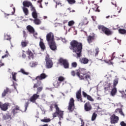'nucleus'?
I'll return each instance as SVG.
<instances>
[{
  "mask_svg": "<svg viewBox=\"0 0 126 126\" xmlns=\"http://www.w3.org/2000/svg\"><path fill=\"white\" fill-rule=\"evenodd\" d=\"M92 18L93 19V20L94 21H96V17L94 16H92Z\"/></svg>",
  "mask_w": 126,
  "mask_h": 126,
  "instance_id": "obj_55",
  "label": "nucleus"
},
{
  "mask_svg": "<svg viewBox=\"0 0 126 126\" xmlns=\"http://www.w3.org/2000/svg\"><path fill=\"white\" fill-rule=\"evenodd\" d=\"M30 66H31L32 67H33V66H35V63H34L33 62H31V63H30Z\"/></svg>",
  "mask_w": 126,
  "mask_h": 126,
  "instance_id": "obj_48",
  "label": "nucleus"
},
{
  "mask_svg": "<svg viewBox=\"0 0 126 126\" xmlns=\"http://www.w3.org/2000/svg\"><path fill=\"white\" fill-rule=\"evenodd\" d=\"M28 45V41L25 40V41H22L21 45L23 48H25V47H27Z\"/></svg>",
  "mask_w": 126,
  "mask_h": 126,
  "instance_id": "obj_31",
  "label": "nucleus"
},
{
  "mask_svg": "<svg viewBox=\"0 0 126 126\" xmlns=\"http://www.w3.org/2000/svg\"><path fill=\"white\" fill-rule=\"evenodd\" d=\"M19 72H21L23 74H25V75H28V74H29V73L25 72V70L23 68L21 69Z\"/></svg>",
  "mask_w": 126,
  "mask_h": 126,
  "instance_id": "obj_38",
  "label": "nucleus"
},
{
  "mask_svg": "<svg viewBox=\"0 0 126 126\" xmlns=\"http://www.w3.org/2000/svg\"><path fill=\"white\" fill-rule=\"evenodd\" d=\"M20 107L18 106H16L15 108L12 111V113L13 114V115H15L16 114H17L18 113V111L20 110Z\"/></svg>",
  "mask_w": 126,
  "mask_h": 126,
  "instance_id": "obj_29",
  "label": "nucleus"
},
{
  "mask_svg": "<svg viewBox=\"0 0 126 126\" xmlns=\"http://www.w3.org/2000/svg\"><path fill=\"white\" fill-rule=\"evenodd\" d=\"M120 125L121 126H126V124L125 123V122H124V121L121 122L120 123Z\"/></svg>",
  "mask_w": 126,
  "mask_h": 126,
  "instance_id": "obj_52",
  "label": "nucleus"
},
{
  "mask_svg": "<svg viewBox=\"0 0 126 126\" xmlns=\"http://www.w3.org/2000/svg\"><path fill=\"white\" fill-rule=\"evenodd\" d=\"M4 40H10L11 39V37H10V35L8 34H5L4 37Z\"/></svg>",
  "mask_w": 126,
  "mask_h": 126,
  "instance_id": "obj_36",
  "label": "nucleus"
},
{
  "mask_svg": "<svg viewBox=\"0 0 126 126\" xmlns=\"http://www.w3.org/2000/svg\"><path fill=\"white\" fill-rule=\"evenodd\" d=\"M80 120H81V126H84V122H83V120L81 119V118H80Z\"/></svg>",
  "mask_w": 126,
  "mask_h": 126,
  "instance_id": "obj_54",
  "label": "nucleus"
},
{
  "mask_svg": "<svg viewBox=\"0 0 126 126\" xmlns=\"http://www.w3.org/2000/svg\"><path fill=\"white\" fill-rule=\"evenodd\" d=\"M8 93H11V92L8 88H6V89L4 90V91L2 93V98L5 97V96H6V94H8Z\"/></svg>",
  "mask_w": 126,
  "mask_h": 126,
  "instance_id": "obj_18",
  "label": "nucleus"
},
{
  "mask_svg": "<svg viewBox=\"0 0 126 126\" xmlns=\"http://www.w3.org/2000/svg\"><path fill=\"white\" fill-rule=\"evenodd\" d=\"M95 40V35H89L87 37V41L89 44H91Z\"/></svg>",
  "mask_w": 126,
  "mask_h": 126,
  "instance_id": "obj_19",
  "label": "nucleus"
},
{
  "mask_svg": "<svg viewBox=\"0 0 126 126\" xmlns=\"http://www.w3.org/2000/svg\"><path fill=\"white\" fill-rule=\"evenodd\" d=\"M98 54H99V48H97L95 49V56L97 57V56H98Z\"/></svg>",
  "mask_w": 126,
  "mask_h": 126,
  "instance_id": "obj_46",
  "label": "nucleus"
},
{
  "mask_svg": "<svg viewBox=\"0 0 126 126\" xmlns=\"http://www.w3.org/2000/svg\"><path fill=\"white\" fill-rule=\"evenodd\" d=\"M67 1L69 4H74L76 2L75 0H67Z\"/></svg>",
  "mask_w": 126,
  "mask_h": 126,
  "instance_id": "obj_39",
  "label": "nucleus"
},
{
  "mask_svg": "<svg viewBox=\"0 0 126 126\" xmlns=\"http://www.w3.org/2000/svg\"><path fill=\"white\" fill-rule=\"evenodd\" d=\"M4 14H5V17H6V16H9V15H11V14H10L4 13Z\"/></svg>",
  "mask_w": 126,
  "mask_h": 126,
  "instance_id": "obj_56",
  "label": "nucleus"
},
{
  "mask_svg": "<svg viewBox=\"0 0 126 126\" xmlns=\"http://www.w3.org/2000/svg\"><path fill=\"white\" fill-rule=\"evenodd\" d=\"M40 7H41V8H43V6L42 5V4L40 3Z\"/></svg>",
  "mask_w": 126,
  "mask_h": 126,
  "instance_id": "obj_63",
  "label": "nucleus"
},
{
  "mask_svg": "<svg viewBox=\"0 0 126 126\" xmlns=\"http://www.w3.org/2000/svg\"><path fill=\"white\" fill-rule=\"evenodd\" d=\"M27 55H28V59L29 60H31V59H34V54L31 50H28L27 51Z\"/></svg>",
  "mask_w": 126,
  "mask_h": 126,
  "instance_id": "obj_20",
  "label": "nucleus"
},
{
  "mask_svg": "<svg viewBox=\"0 0 126 126\" xmlns=\"http://www.w3.org/2000/svg\"><path fill=\"white\" fill-rule=\"evenodd\" d=\"M46 41L48 42L50 48L52 51H56L57 49V45L55 42V35L52 32H50L46 35Z\"/></svg>",
  "mask_w": 126,
  "mask_h": 126,
  "instance_id": "obj_4",
  "label": "nucleus"
},
{
  "mask_svg": "<svg viewBox=\"0 0 126 126\" xmlns=\"http://www.w3.org/2000/svg\"><path fill=\"white\" fill-rule=\"evenodd\" d=\"M64 77L62 76L58 77V81H60V82H63V81H64Z\"/></svg>",
  "mask_w": 126,
  "mask_h": 126,
  "instance_id": "obj_40",
  "label": "nucleus"
},
{
  "mask_svg": "<svg viewBox=\"0 0 126 126\" xmlns=\"http://www.w3.org/2000/svg\"><path fill=\"white\" fill-rule=\"evenodd\" d=\"M110 124L112 125H116V124H118L119 123V121L120 118L119 116H116L115 114H113L110 117Z\"/></svg>",
  "mask_w": 126,
  "mask_h": 126,
  "instance_id": "obj_10",
  "label": "nucleus"
},
{
  "mask_svg": "<svg viewBox=\"0 0 126 126\" xmlns=\"http://www.w3.org/2000/svg\"><path fill=\"white\" fill-rule=\"evenodd\" d=\"M82 94L84 98H87V100L89 101H91V102H94V99L92 98V96L91 95H88L85 92H82Z\"/></svg>",
  "mask_w": 126,
  "mask_h": 126,
  "instance_id": "obj_14",
  "label": "nucleus"
},
{
  "mask_svg": "<svg viewBox=\"0 0 126 126\" xmlns=\"http://www.w3.org/2000/svg\"><path fill=\"white\" fill-rule=\"evenodd\" d=\"M37 2H38V3H40L41 4V2H42V0H39L37 1Z\"/></svg>",
  "mask_w": 126,
  "mask_h": 126,
  "instance_id": "obj_58",
  "label": "nucleus"
},
{
  "mask_svg": "<svg viewBox=\"0 0 126 126\" xmlns=\"http://www.w3.org/2000/svg\"><path fill=\"white\" fill-rule=\"evenodd\" d=\"M76 74L80 80H86V81L91 80V73L87 71L85 68H82L76 70Z\"/></svg>",
  "mask_w": 126,
  "mask_h": 126,
  "instance_id": "obj_2",
  "label": "nucleus"
},
{
  "mask_svg": "<svg viewBox=\"0 0 126 126\" xmlns=\"http://www.w3.org/2000/svg\"><path fill=\"white\" fill-rule=\"evenodd\" d=\"M71 75L72 76H75V71L72 70L71 71Z\"/></svg>",
  "mask_w": 126,
  "mask_h": 126,
  "instance_id": "obj_49",
  "label": "nucleus"
},
{
  "mask_svg": "<svg viewBox=\"0 0 126 126\" xmlns=\"http://www.w3.org/2000/svg\"><path fill=\"white\" fill-rule=\"evenodd\" d=\"M3 120H8V115H4L3 116Z\"/></svg>",
  "mask_w": 126,
  "mask_h": 126,
  "instance_id": "obj_51",
  "label": "nucleus"
},
{
  "mask_svg": "<svg viewBox=\"0 0 126 126\" xmlns=\"http://www.w3.org/2000/svg\"><path fill=\"white\" fill-rule=\"evenodd\" d=\"M31 9L32 11H36V9H35V7L33 6V5L32 4V5L31 6Z\"/></svg>",
  "mask_w": 126,
  "mask_h": 126,
  "instance_id": "obj_47",
  "label": "nucleus"
},
{
  "mask_svg": "<svg viewBox=\"0 0 126 126\" xmlns=\"http://www.w3.org/2000/svg\"><path fill=\"white\" fill-rule=\"evenodd\" d=\"M84 110L85 112H90L92 110V105L90 102L88 101L84 104Z\"/></svg>",
  "mask_w": 126,
  "mask_h": 126,
  "instance_id": "obj_12",
  "label": "nucleus"
},
{
  "mask_svg": "<svg viewBox=\"0 0 126 126\" xmlns=\"http://www.w3.org/2000/svg\"><path fill=\"white\" fill-rule=\"evenodd\" d=\"M22 9L24 13H25V15L27 16L29 14V10H28V8L25 7H23Z\"/></svg>",
  "mask_w": 126,
  "mask_h": 126,
  "instance_id": "obj_28",
  "label": "nucleus"
},
{
  "mask_svg": "<svg viewBox=\"0 0 126 126\" xmlns=\"http://www.w3.org/2000/svg\"><path fill=\"white\" fill-rule=\"evenodd\" d=\"M58 62L61 65H63L64 68H69V63H68V61L66 60V59H63V58H61L58 60Z\"/></svg>",
  "mask_w": 126,
  "mask_h": 126,
  "instance_id": "obj_7",
  "label": "nucleus"
},
{
  "mask_svg": "<svg viewBox=\"0 0 126 126\" xmlns=\"http://www.w3.org/2000/svg\"><path fill=\"white\" fill-rule=\"evenodd\" d=\"M96 118H97V114H96V113L94 112L93 114L91 121H92L93 122L95 121V120H96Z\"/></svg>",
  "mask_w": 126,
  "mask_h": 126,
  "instance_id": "obj_34",
  "label": "nucleus"
},
{
  "mask_svg": "<svg viewBox=\"0 0 126 126\" xmlns=\"http://www.w3.org/2000/svg\"><path fill=\"white\" fill-rule=\"evenodd\" d=\"M43 90V87L40 86L37 88V92L36 94H34L30 98V102H32V103H35L36 100L37 99H39V97H40V95L38 94L40 92H41Z\"/></svg>",
  "mask_w": 126,
  "mask_h": 126,
  "instance_id": "obj_5",
  "label": "nucleus"
},
{
  "mask_svg": "<svg viewBox=\"0 0 126 126\" xmlns=\"http://www.w3.org/2000/svg\"><path fill=\"white\" fill-rule=\"evenodd\" d=\"M29 105V103L28 102H26L25 107V110H27V108H28V106Z\"/></svg>",
  "mask_w": 126,
  "mask_h": 126,
  "instance_id": "obj_50",
  "label": "nucleus"
},
{
  "mask_svg": "<svg viewBox=\"0 0 126 126\" xmlns=\"http://www.w3.org/2000/svg\"><path fill=\"white\" fill-rule=\"evenodd\" d=\"M117 88L114 87L113 89H112L110 94L112 96H115L116 94H117Z\"/></svg>",
  "mask_w": 126,
  "mask_h": 126,
  "instance_id": "obj_27",
  "label": "nucleus"
},
{
  "mask_svg": "<svg viewBox=\"0 0 126 126\" xmlns=\"http://www.w3.org/2000/svg\"><path fill=\"white\" fill-rule=\"evenodd\" d=\"M45 61L46 63V68H52V67H53L54 63H53V61H52V59L50 58V56H49V55L46 56Z\"/></svg>",
  "mask_w": 126,
  "mask_h": 126,
  "instance_id": "obj_9",
  "label": "nucleus"
},
{
  "mask_svg": "<svg viewBox=\"0 0 126 126\" xmlns=\"http://www.w3.org/2000/svg\"><path fill=\"white\" fill-rule=\"evenodd\" d=\"M74 25V21H70L68 23V26L70 27Z\"/></svg>",
  "mask_w": 126,
  "mask_h": 126,
  "instance_id": "obj_43",
  "label": "nucleus"
},
{
  "mask_svg": "<svg viewBox=\"0 0 126 126\" xmlns=\"http://www.w3.org/2000/svg\"><path fill=\"white\" fill-rule=\"evenodd\" d=\"M33 36H35V35H38V33L37 32H34V34H33Z\"/></svg>",
  "mask_w": 126,
  "mask_h": 126,
  "instance_id": "obj_62",
  "label": "nucleus"
},
{
  "mask_svg": "<svg viewBox=\"0 0 126 126\" xmlns=\"http://www.w3.org/2000/svg\"><path fill=\"white\" fill-rule=\"evenodd\" d=\"M115 54H116V52H114L112 54V57L111 58L110 60H109L108 61H107V63H108V64H114V63H113L112 62V61H113V60H114V59H115V58H116V56H115Z\"/></svg>",
  "mask_w": 126,
  "mask_h": 126,
  "instance_id": "obj_23",
  "label": "nucleus"
},
{
  "mask_svg": "<svg viewBox=\"0 0 126 126\" xmlns=\"http://www.w3.org/2000/svg\"><path fill=\"white\" fill-rule=\"evenodd\" d=\"M118 83H119V81L118 80V79L114 80L113 82V87H116V86L118 85Z\"/></svg>",
  "mask_w": 126,
  "mask_h": 126,
  "instance_id": "obj_41",
  "label": "nucleus"
},
{
  "mask_svg": "<svg viewBox=\"0 0 126 126\" xmlns=\"http://www.w3.org/2000/svg\"><path fill=\"white\" fill-rule=\"evenodd\" d=\"M47 18H48V17L44 16V19H47Z\"/></svg>",
  "mask_w": 126,
  "mask_h": 126,
  "instance_id": "obj_61",
  "label": "nucleus"
},
{
  "mask_svg": "<svg viewBox=\"0 0 126 126\" xmlns=\"http://www.w3.org/2000/svg\"><path fill=\"white\" fill-rule=\"evenodd\" d=\"M23 7H29L32 5V3L30 1L25 0L23 2Z\"/></svg>",
  "mask_w": 126,
  "mask_h": 126,
  "instance_id": "obj_17",
  "label": "nucleus"
},
{
  "mask_svg": "<svg viewBox=\"0 0 126 126\" xmlns=\"http://www.w3.org/2000/svg\"><path fill=\"white\" fill-rule=\"evenodd\" d=\"M23 36L24 38H25V40H26V38L27 37V33L25 30L23 31Z\"/></svg>",
  "mask_w": 126,
  "mask_h": 126,
  "instance_id": "obj_42",
  "label": "nucleus"
},
{
  "mask_svg": "<svg viewBox=\"0 0 126 126\" xmlns=\"http://www.w3.org/2000/svg\"><path fill=\"white\" fill-rule=\"evenodd\" d=\"M41 122H42V123H50L51 122V119L50 118L48 119H44L40 120Z\"/></svg>",
  "mask_w": 126,
  "mask_h": 126,
  "instance_id": "obj_35",
  "label": "nucleus"
},
{
  "mask_svg": "<svg viewBox=\"0 0 126 126\" xmlns=\"http://www.w3.org/2000/svg\"><path fill=\"white\" fill-rule=\"evenodd\" d=\"M37 81L36 83H34L33 86V88H38V87H40L41 86V84H42V82L39 80H36L35 81Z\"/></svg>",
  "mask_w": 126,
  "mask_h": 126,
  "instance_id": "obj_21",
  "label": "nucleus"
},
{
  "mask_svg": "<svg viewBox=\"0 0 126 126\" xmlns=\"http://www.w3.org/2000/svg\"><path fill=\"white\" fill-rule=\"evenodd\" d=\"M8 104L6 103L2 104V103L0 102V108L2 111H6V110L8 109Z\"/></svg>",
  "mask_w": 126,
  "mask_h": 126,
  "instance_id": "obj_16",
  "label": "nucleus"
},
{
  "mask_svg": "<svg viewBox=\"0 0 126 126\" xmlns=\"http://www.w3.org/2000/svg\"><path fill=\"white\" fill-rule=\"evenodd\" d=\"M88 22H89L88 21V19H87V18L84 19L83 23H81L79 24V28H80V27L82 26V25H86V24H88Z\"/></svg>",
  "mask_w": 126,
  "mask_h": 126,
  "instance_id": "obj_25",
  "label": "nucleus"
},
{
  "mask_svg": "<svg viewBox=\"0 0 126 126\" xmlns=\"http://www.w3.org/2000/svg\"><path fill=\"white\" fill-rule=\"evenodd\" d=\"M71 66L72 67H74L75 68L77 66V63H76V62H73L71 63Z\"/></svg>",
  "mask_w": 126,
  "mask_h": 126,
  "instance_id": "obj_44",
  "label": "nucleus"
},
{
  "mask_svg": "<svg viewBox=\"0 0 126 126\" xmlns=\"http://www.w3.org/2000/svg\"><path fill=\"white\" fill-rule=\"evenodd\" d=\"M80 62L84 64H86L89 62V60L86 58H83L80 60Z\"/></svg>",
  "mask_w": 126,
  "mask_h": 126,
  "instance_id": "obj_24",
  "label": "nucleus"
},
{
  "mask_svg": "<svg viewBox=\"0 0 126 126\" xmlns=\"http://www.w3.org/2000/svg\"><path fill=\"white\" fill-rule=\"evenodd\" d=\"M120 56L122 57V58H124V53L120 54Z\"/></svg>",
  "mask_w": 126,
  "mask_h": 126,
  "instance_id": "obj_59",
  "label": "nucleus"
},
{
  "mask_svg": "<svg viewBox=\"0 0 126 126\" xmlns=\"http://www.w3.org/2000/svg\"><path fill=\"white\" fill-rule=\"evenodd\" d=\"M70 49L73 53L76 54L78 58H80V57H81V53H82V49L83 48L82 43L73 40L70 42Z\"/></svg>",
  "mask_w": 126,
  "mask_h": 126,
  "instance_id": "obj_1",
  "label": "nucleus"
},
{
  "mask_svg": "<svg viewBox=\"0 0 126 126\" xmlns=\"http://www.w3.org/2000/svg\"><path fill=\"white\" fill-rule=\"evenodd\" d=\"M8 57V55L5 54V55L2 56L1 58L2 59H4V58H7Z\"/></svg>",
  "mask_w": 126,
  "mask_h": 126,
  "instance_id": "obj_53",
  "label": "nucleus"
},
{
  "mask_svg": "<svg viewBox=\"0 0 126 126\" xmlns=\"http://www.w3.org/2000/svg\"><path fill=\"white\" fill-rule=\"evenodd\" d=\"M54 108H55L56 112L52 114L53 119H55V118H57V117H58L60 121H61L62 119H63V111L60 110V108L59 107V104H58V103H52V104H51L50 106V110L52 112Z\"/></svg>",
  "mask_w": 126,
  "mask_h": 126,
  "instance_id": "obj_3",
  "label": "nucleus"
},
{
  "mask_svg": "<svg viewBox=\"0 0 126 126\" xmlns=\"http://www.w3.org/2000/svg\"><path fill=\"white\" fill-rule=\"evenodd\" d=\"M75 108L74 99L73 98H71L68 103V110L69 112H72L74 111Z\"/></svg>",
  "mask_w": 126,
  "mask_h": 126,
  "instance_id": "obj_8",
  "label": "nucleus"
},
{
  "mask_svg": "<svg viewBox=\"0 0 126 126\" xmlns=\"http://www.w3.org/2000/svg\"><path fill=\"white\" fill-rule=\"evenodd\" d=\"M4 64H3V63L0 64V67L1 66H2V65H4Z\"/></svg>",
  "mask_w": 126,
  "mask_h": 126,
  "instance_id": "obj_64",
  "label": "nucleus"
},
{
  "mask_svg": "<svg viewBox=\"0 0 126 126\" xmlns=\"http://www.w3.org/2000/svg\"><path fill=\"white\" fill-rule=\"evenodd\" d=\"M98 30H101L105 35L107 36H111L113 34L112 31L110 30V29L101 25L97 26Z\"/></svg>",
  "mask_w": 126,
  "mask_h": 126,
  "instance_id": "obj_6",
  "label": "nucleus"
},
{
  "mask_svg": "<svg viewBox=\"0 0 126 126\" xmlns=\"http://www.w3.org/2000/svg\"><path fill=\"white\" fill-rule=\"evenodd\" d=\"M96 11H98V12H100V10H99V9H98V7L97 8Z\"/></svg>",
  "mask_w": 126,
  "mask_h": 126,
  "instance_id": "obj_60",
  "label": "nucleus"
},
{
  "mask_svg": "<svg viewBox=\"0 0 126 126\" xmlns=\"http://www.w3.org/2000/svg\"><path fill=\"white\" fill-rule=\"evenodd\" d=\"M48 77V75L46 74L42 73L40 75L37 76L36 78L33 80V81H36V80H43V79H45V78H47Z\"/></svg>",
  "mask_w": 126,
  "mask_h": 126,
  "instance_id": "obj_11",
  "label": "nucleus"
},
{
  "mask_svg": "<svg viewBox=\"0 0 126 126\" xmlns=\"http://www.w3.org/2000/svg\"><path fill=\"white\" fill-rule=\"evenodd\" d=\"M43 41V39L40 38V41L39 42V46L41 50H43V51H44L45 50V49H46V46H45V44H44Z\"/></svg>",
  "mask_w": 126,
  "mask_h": 126,
  "instance_id": "obj_22",
  "label": "nucleus"
},
{
  "mask_svg": "<svg viewBox=\"0 0 126 126\" xmlns=\"http://www.w3.org/2000/svg\"><path fill=\"white\" fill-rule=\"evenodd\" d=\"M32 14L33 18H38V14H37V11H33Z\"/></svg>",
  "mask_w": 126,
  "mask_h": 126,
  "instance_id": "obj_33",
  "label": "nucleus"
},
{
  "mask_svg": "<svg viewBox=\"0 0 126 126\" xmlns=\"http://www.w3.org/2000/svg\"><path fill=\"white\" fill-rule=\"evenodd\" d=\"M33 22L35 24H36V25H40V24H41V20H40L39 19H37V18L34 19Z\"/></svg>",
  "mask_w": 126,
  "mask_h": 126,
  "instance_id": "obj_30",
  "label": "nucleus"
},
{
  "mask_svg": "<svg viewBox=\"0 0 126 126\" xmlns=\"http://www.w3.org/2000/svg\"><path fill=\"white\" fill-rule=\"evenodd\" d=\"M26 57V54H25L24 53H23L22 57L25 58Z\"/></svg>",
  "mask_w": 126,
  "mask_h": 126,
  "instance_id": "obj_57",
  "label": "nucleus"
},
{
  "mask_svg": "<svg viewBox=\"0 0 126 126\" xmlns=\"http://www.w3.org/2000/svg\"><path fill=\"white\" fill-rule=\"evenodd\" d=\"M119 113L121 115V116H123V117H125V114L123 112V109L122 108H117L115 110V113Z\"/></svg>",
  "mask_w": 126,
  "mask_h": 126,
  "instance_id": "obj_26",
  "label": "nucleus"
},
{
  "mask_svg": "<svg viewBox=\"0 0 126 126\" xmlns=\"http://www.w3.org/2000/svg\"><path fill=\"white\" fill-rule=\"evenodd\" d=\"M111 4H112L113 5H114L115 7H117L118 6L117 5V2L116 1H115L114 0H113L112 2H111Z\"/></svg>",
  "mask_w": 126,
  "mask_h": 126,
  "instance_id": "obj_45",
  "label": "nucleus"
},
{
  "mask_svg": "<svg viewBox=\"0 0 126 126\" xmlns=\"http://www.w3.org/2000/svg\"><path fill=\"white\" fill-rule=\"evenodd\" d=\"M111 85H112V84L109 83L107 86L104 88L105 92H107V91H109V90H110V88H111Z\"/></svg>",
  "mask_w": 126,
  "mask_h": 126,
  "instance_id": "obj_32",
  "label": "nucleus"
},
{
  "mask_svg": "<svg viewBox=\"0 0 126 126\" xmlns=\"http://www.w3.org/2000/svg\"><path fill=\"white\" fill-rule=\"evenodd\" d=\"M16 74H17L16 72L12 73V79L14 80V81H16Z\"/></svg>",
  "mask_w": 126,
  "mask_h": 126,
  "instance_id": "obj_37",
  "label": "nucleus"
},
{
  "mask_svg": "<svg viewBox=\"0 0 126 126\" xmlns=\"http://www.w3.org/2000/svg\"><path fill=\"white\" fill-rule=\"evenodd\" d=\"M76 97L78 101H79L81 103H82V102H83L81 95V89H80L79 91L76 93Z\"/></svg>",
  "mask_w": 126,
  "mask_h": 126,
  "instance_id": "obj_13",
  "label": "nucleus"
},
{
  "mask_svg": "<svg viewBox=\"0 0 126 126\" xmlns=\"http://www.w3.org/2000/svg\"><path fill=\"white\" fill-rule=\"evenodd\" d=\"M29 34H35V29L31 25H28L26 27Z\"/></svg>",
  "mask_w": 126,
  "mask_h": 126,
  "instance_id": "obj_15",
  "label": "nucleus"
}]
</instances>
